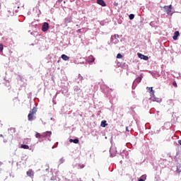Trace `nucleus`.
<instances>
[{
	"label": "nucleus",
	"mask_w": 181,
	"mask_h": 181,
	"mask_svg": "<svg viewBox=\"0 0 181 181\" xmlns=\"http://www.w3.org/2000/svg\"><path fill=\"white\" fill-rule=\"evenodd\" d=\"M19 4H11L10 6V9L8 11V13L9 14L10 16H13V15H15V12L16 13H18V10L19 9Z\"/></svg>",
	"instance_id": "obj_1"
},
{
	"label": "nucleus",
	"mask_w": 181,
	"mask_h": 181,
	"mask_svg": "<svg viewBox=\"0 0 181 181\" xmlns=\"http://www.w3.org/2000/svg\"><path fill=\"white\" fill-rule=\"evenodd\" d=\"M142 78H144L143 74H141L139 77H137L133 82L132 88H135L136 87V84H139V83H141L142 81Z\"/></svg>",
	"instance_id": "obj_2"
},
{
	"label": "nucleus",
	"mask_w": 181,
	"mask_h": 181,
	"mask_svg": "<svg viewBox=\"0 0 181 181\" xmlns=\"http://www.w3.org/2000/svg\"><path fill=\"white\" fill-rule=\"evenodd\" d=\"M163 8L165 9V12L167 13V15H173V13H172V4L169 6H164Z\"/></svg>",
	"instance_id": "obj_3"
},
{
	"label": "nucleus",
	"mask_w": 181,
	"mask_h": 181,
	"mask_svg": "<svg viewBox=\"0 0 181 181\" xmlns=\"http://www.w3.org/2000/svg\"><path fill=\"white\" fill-rule=\"evenodd\" d=\"M51 136H52L51 131H47L42 133V138H47V141H52V139H50Z\"/></svg>",
	"instance_id": "obj_4"
},
{
	"label": "nucleus",
	"mask_w": 181,
	"mask_h": 181,
	"mask_svg": "<svg viewBox=\"0 0 181 181\" xmlns=\"http://www.w3.org/2000/svg\"><path fill=\"white\" fill-rule=\"evenodd\" d=\"M151 100L155 101L156 103H162V98H156V96H155V93H153V95H151Z\"/></svg>",
	"instance_id": "obj_5"
},
{
	"label": "nucleus",
	"mask_w": 181,
	"mask_h": 181,
	"mask_svg": "<svg viewBox=\"0 0 181 181\" xmlns=\"http://www.w3.org/2000/svg\"><path fill=\"white\" fill-rule=\"evenodd\" d=\"M49 23L45 22L42 24V30L43 32H47V30H49Z\"/></svg>",
	"instance_id": "obj_6"
},
{
	"label": "nucleus",
	"mask_w": 181,
	"mask_h": 181,
	"mask_svg": "<svg viewBox=\"0 0 181 181\" xmlns=\"http://www.w3.org/2000/svg\"><path fill=\"white\" fill-rule=\"evenodd\" d=\"M137 56L139 59H141V60H146L148 61L149 60V57L146 55H144L139 52L137 53Z\"/></svg>",
	"instance_id": "obj_7"
},
{
	"label": "nucleus",
	"mask_w": 181,
	"mask_h": 181,
	"mask_svg": "<svg viewBox=\"0 0 181 181\" xmlns=\"http://www.w3.org/2000/svg\"><path fill=\"white\" fill-rule=\"evenodd\" d=\"M149 73L151 74V76L154 78H158V77L160 76V74H159V72L157 71H150Z\"/></svg>",
	"instance_id": "obj_8"
},
{
	"label": "nucleus",
	"mask_w": 181,
	"mask_h": 181,
	"mask_svg": "<svg viewBox=\"0 0 181 181\" xmlns=\"http://www.w3.org/2000/svg\"><path fill=\"white\" fill-rule=\"evenodd\" d=\"M110 153L111 158H114V156H115V155L117 153V150L115 148L111 147L110 149Z\"/></svg>",
	"instance_id": "obj_9"
},
{
	"label": "nucleus",
	"mask_w": 181,
	"mask_h": 181,
	"mask_svg": "<svg viewBox=\"0 0 181 181\" xmlns=\"http://www.w3.org/2000/svg\"><path fill=\"white\" fill-rule=\"evenodd\" d=\"M96 2L98 5H100V6H107V4L105 1H104V0H97Z\"/></svg>",
	"instance_id": "obj_10"
},
{
	"label": "nucleus",
	"mask_w": 181,
	"mask_h": 181,
	"mask_svg": "<svg viewBox=\"0 0 181 181\" xmlns=\"http://www.w3.org/2000/svg\"><path fill=\"white\" fill-rule=\"evenodd\" d=\"M179 36H180V33H179V31H175L173 36V40H177V37H179Z\"/></svg>",
	"instance_id": "obj_11"
},
{
	"label": "nucleus",
	"mask_w": 181,
	"mask_h": 181,
	"mask_svg": "<svg viewBox=\"0 0 181 181\" xmlns=\"http://www.w3.org/2000/svg\"><path fill=\"white\" fill-rule=\"evenodd\" d=\"M110 41L112 42V43H114V45H117L119 42V40H118L117 38H114V37H111Z\"/></svg>",
	"instance_id": "obj_12"
},
{
	"label": "nucleus",
	"mask_w": 181,
	"mask_h": 181,
	"mask_svg": "<svg viewBox=\"0 0 181 181\" xmlns=\"http://www.w3.org/2000/svg\"><path fill=\"white\" fill-rule=\"evenodd\" d=\"M65 23H70L73 21V18L71 16L66 17L65 19Z\"/></svg>",
	"instance_id": "obj_13"
},
{
	"label": "nucleus",
	"mask_w": 181,
	"mask_h": 181,
	"mask_svg": "<svg viewBox=\"0 0 181 181\" xmlns=\"http://www.w3.org/2000/svg\"><path fill=\"white\" fill-rule=\"evenodd\" d=\"M175 173H176L177 175H180V173H181V165H177V169L175 171Z\"/></svg>",
	"instance_id": "obj_14"
},
{
	"label": "nucleus",
	"mask_w": 181,
	"mask_h": 181,
	"mask_svg": "<svg viewBox=\"0 0 181 181\" xmlns=\"http://www.w3.org/2000/svg\"><path fill=\"white\" fill-rule=\"evenodd\" d=\"M88 62H89V63H93V62H95V58H94L93 57V55H90V56H89L88 57Z\"/></svg>",
	"instance_id": "obj_15"
},
{
	"label": "nucleus",
	"mask_w": 181,
	"mask_h": 181,
	"mask_svg": "<svg viewBox=\"0 0 181 181\" xmlns=\"http://www.w3.org/2000/svg\"><path fill=\"white\" fill-rule=\"evenodd\" d=\"M27 175L29 176V177H33V170H32V169H30L28 171H27Z\"/></svg>",
	"instance_id": "obj_16"
},
{
	"label": "nucleus",
	"mask_w": 181,
	"mask_h": 181,
	"mask_svg": "<svg viewBox=\"0 0 181 181\" xmlns=\"http://www.w3.org/2000/svg\"><path fill=\"white\" fill-rule=\"evenodd\" d=\"M150 26H151V28H156L158 26V21H151Z\"/></svg>",
	"instance_id": "obj_17"
},
{
	"label": "nucleus",
	"mask_w": 181,
	"mask_h": 181,
	"mask_svg": "<svg viewBox=\"0 0 181 181\" xmlns=\"http://www.w3.org/2000/svg\"><path fill=\"white\" fill-rule=\"evenodd\" d=\"M61 57H62V60H64L65 62H67V60H69V59H70V57H69V56H67V55H66V54H62V56H61Z\"/></svg>",
	"instance_id": "obj_18"
},
{
	"label": "nucleus",
	"mask_w": 181,
	"mask_h": 181,
	"mask_svg": "<svg viewBox=\"0 0 181 181\" xmlns=\"http://www.w3.org/2000/svg\"><path fill=\"white\" fill-rule=\"evenodd\" d=\"M107 125H108V124H107L106 120H103L101 122L100 127H102L103 128H105V127H107Z\"/></svg>",
	"instance_id": "obj_19"
},
{
	"label": "nucleus",
	"mask_w": 181,
	"mask_h": 181,
	"mask_svg": "<svg viewBox=\"0 0 181 181\" xmlns=\"http://www.w3.org/2000/svg\"><path fill=\"white\" fill-rule=\"evenodd\" d=\"M69 142H73L74 144H78V142H80V140H78V139H70Z\"/></svg>",
	"instance_id": "obj_20"
},
{
	"label": "nucleus",
	"mask_w": 181,
	"mask_h": 181,
	"mask_svg": "<svg viewBox=\"0 0 181 181\" xmlns=\"http://www.w3.org/2000/svg\"><path fill=\"white\" fill-rule=\"evenodd\" d=\"M146 175L144 174V175H141V176L139 177V179L138 181H146Z\"/></svg>",
	"instance_id": "obj_21"
},
{
	"label": "nucleus",
	"mask_w": 181,
	"mask_h": 181,
	"mask_svg": "<svg viewBox=\"0 0 181 181\" xmlns=\"http://www.w3.org/2000/svg\"><path fill=\"white\" fill-rule=\"evenodd\" d=\"M74 90L75 91V93H81V89H80L78 86H74Z\"/></svg>",
	"instance_id": "obj_22"
},
{
	"label": "nucleus",
	"mask_w": 181,
	"mask_h": 181,
	"mask_svg": "<svg viewBox=\"0 0 181 181\" xmlns=\"http://www.w3.org/2000/svg\"><path fill=\"white\" fill-rule=\"evenodd\" d=\"M33 113H29L28 115V121H33Z\"/></svg>",
	"instance_id": "obj_23"
},
{
	"label": "nucleus",
	"mask_w": 181,
	"mask_h": 181,
	"mask_svg": "<svg viewBox=\"0 0 181 181\" xmlns=\"http://www.w3.org/2000/svg\"><path fill=\"white\" fill-rule=\"evenodd\" d=\"M124 154L125 155V157L127 158L128 156L129 155V153L128 151H124L123 153H121V156L122 158H124Z\"/></svg>",
	"instance_id": "obj_24"
},
{
	"label": "nucleus",
	"mask_w": 181,
	"mask_h": 181,
	"mask_svg": "<svg viewBox=\"0 0 181 181\" xmlns=\"http://www.w3.org/2000/svg\"><path fill=\"white\" fill-rule=\"evenodd\" d=\"M35 138H39L40 139H41V138H43L42 133L40 134V133L36 132V134H35Z\"/></svg>",
	"instance_id": "obj_25"
},
{
	"label": "nucleus",
	"mask_w": 181,
	"mask_h": 181,
	"mask_svg": "<svg viewBox=\"0 0 181 181\" xmlns=\"http://www.w3.org/2000/svg\"><path fill=\"white\" fill-rule=\"evenodd\" d=\"M148 90H149L150 94H151V95H153V94H155V90H153V87H149Z\"/></svg>",
	"instance_id": "obj_26"
},
{
	"label": "nucleus",
	"mask_w": 181,
	"mask_h": 181,
	"mask_svg": "<svg viewBox=\"0 0 181 181\" xmlns=\"http://www.w3.org/2000/svg\"><path fill=\"white\" fill-rule=\"evenodd\" d=\"M21 148H22L23 149H29V146H28L27 144H21Z\"/></svg>",
	"instance_id": "obj_27"
},
{
	"label": "nucleus",
	"mask_w": 181,
	"mask_h": 181,
	"mask_svg": "<svg viewBox=\"0 0 181 181\" xmlns=\"http://www.w3.org/2000/svg\"><path fill=\"white\" fill-rule=\"evenodd\" d=\"M78 169H83V168H86V165L84 164H77Z\"/></svg>",
	"instance_id": "obj_28"
},
{
	"label": "nucleus",
	"mask_w": 181,
	"mask_h": 181,
	"mask_svg": "<svg viewBox=\"0 0 181 181\" xmlns=\"http://www.w3.org/2000/svg\"><path fill=\"white\" fill-rule=\"evenodd\" d=\"M37 111V110L36 109V107H33V110L30 111V112L31 114L35 115V114H36Z\"/></svg>",
	"instance_id": "obj_29"
},
{
	"label": "nucleus",
	"mask_w": 181,
	"mask_h": 181,
	"mask_svg": "<svg viewBox=\"0 0 181 181\" xmlns=\"http://www.w3.org/2000/svg\"><path fill=\"white\" fill-rule=\"evenodd\" d=\"M134 18H135V15L134 14H130L129 16V19H130V21H132L134 19Z\"/></svg>",
	"instance_id": "obj_30"
},
{
	"label": "nucleus",
	"mask_w": 181,
	"mask_h": 181,
	"mask_svg": "<svg viewBox=\"0 0 181 181\" xmlns=\"http://www.w3.org/2000/svg\"><path fill=\"white\" fill-rule=\"evenodd\" d=\"M8 131H11V134H15V132H16L15 128H12V127L8 129Z\"/></svg>",
	"instance_id": "obj_31"
},
{
	"label": "nucleus",
	"mask_w": 181,
	"mask_h": 181,
	"mask_svg": "<svg viewBox=\"0 0 181 181\" xmlns=\"http://www.w3.org/2000/svg\"><path fill=\"white\" fill-rule=\"evenodd\" d=\"M4 52V45L0 44V53H2Z\"/></svg>",
	"instance_id": "obj_32"
},
{
	"label": "nucleus",
	"mask_w": 181,
	"mask_h": 181,
	"mask_svg": "<svg viewBox=\"0 0 181 181\" xmlns=\"http://www.w3.org/2000/svg\"><path fill=\"white\" fill-rule=\"evenodd\" d=\"M112 37L115 39H118V37H119V35L118 34H115L114 35L112 36Z\"/></svg>",
	"instance_id": "obj_33"
},
{
	"label": "nucleus",
	"mask_w": 181,
	"mask_h": 181,
	"mask_svg": "<svg viewBox=\"0 0 181 181\" xmlns=\"http://www.w3.org/2000/svg\"><path fill=\"white\" fill-rule=\"evenodd\" d=\"M117 59H122V54H117Z\"/></svg>",
	"instance_id": "obj_34"
},
{
	"label": "nucleus",
	"mask_w": 181,
	"mask_h": 181,
	"mask_svg": "<svg viewBox=\"0 0 181 181\" xmlns=\"http://www.w3.org/2000/svg\"><path fill=\"white\" fill-rule=\"evenodd\" d=\"M78 78L80 80V81H83V76H81L80 74H78Z\"/></svg>",
	"instance_id": "obj_35"
},
{
	"label": "nucleus",
	"mask_w": 181,
	"mask_h": 181,
	"mask_svg": "<svg viewBox=\"0 0 181 181\" xmlns=\"http://www.w3.org/2000/svg\"><path fill=\"white\" fill-rule=\"evenodd\" d=\"M45 168H46V169H45L46 172H48L49 171V164H46Z\"/></svg>",
	"instance_id": "obj_36"
},
{
	"label": "nucleus",
	"mask_w": 181,
	"mask_h": 181,
	"mask_svg": "<svg viewBox=\"0 0 181 181\" xmlns=\"http://www.w3.org/2000/svg\"><path fill=\"white\" fill-rule=\"evenodd\" d=\"M59 163H64V158H60Z\"/></svg>",
	"instance_id": "obj_37"
},
{
	"label": "nucleus",
	"mask_w": 181,
	"mask_h": 181,
	"mask_svg": "<svg viewBox=\"0 0 181 181\" xmlns=\"http://www.w3.org/2000/svg\"><path fill=\"white\" fill-rule=\"evenodd\" d=\"M61 91H62V94H67L68 90H62Z\"/></svg>",
	"instance_id": "obj_38"
},
{
	"label": "nucleus",
	"mask_w": 181,
	"mask_h": 181,
	"mask_svg": "<svg viewBox=\"0 0 181 181\" xmlns=\"http://www.w3.org/2000/svg\"><path fill=\"white\" fill-rule=\"evenodd\" d=\"M57 145H59V142H57L56 145L52 146V149H54V148H57Z\"/></svg>",
	"instance_id": "obj_39"
},
{
	"label": "nucleus",
	"mask_w": 181,
	"mask_h": 181,
	"mask_svg": "<svg viewBox=\"0 0 181 181\" xmlns=\"http://www.w3.org/2000/svg\"><path fill=\"white\" fill-rule=\"evenodd\" d=\"M6 87H10L11 83H9V82L8 81L6 83Z\"/></svg>",
	"instance_id": "obj_40"
},
{
	"label": "nucleus",
	"mask_w": 181,
	"mask_h": 181,
	"mask_svg": "<svg viewBox=\"0 0 181 181\" xmlns=\"http://www.w3.org/2000/svg\"><path fill=\"white\" fill-rule=\"evenodd\" d=\"M173 86H174V87H177V83H176V82H173Z\"/></svg>",
	"instance_id": "obj_41"
},
{
	"label": "nucleus",
	"mask_w": 181,
	"mask_h": 181,
	"mask_svg": "<svg viewBox=\"0 0 181 181\" xmlns=\"http://www.w3.org/2000/svg\"><path fill=\"white\" fill-rule=\"evenodd\" d=\"M41 122L43 124V125H46V122H43V120L41 119Z\"/></svg>",
	"instance_id": "obj_42"
},
{
	"label": "nucleus",
	"mask_w": 181,
	"mask_h": 181,
	"mask_svg": "<svg viewBox=\"0 0 181 181\" xmlns=\"http://www.w3.org/2000/svg\"><path fill=\"white\" fill-rule=\"evenodd\" d=\"M57 2H59V4H62V2H63V0H57Z\"/></svg>",
	"instance_id": "obj_43"
},
{
	"label": "nucleus",
	"mask_w": 181,
	"mask_h": 181,
	"mask_svg": "<svg viewBox=\"0 0 181 181\" xmlns=\"http://www.w3.org/2000/svg\"><path fill=\"white\" fill-rule=\"evenodd\" d=\"M114 6H118V3L115 2V3H114Z\"/></svg>",
	"instance_id": "obj_44"
},
{
	"label": "nucleus",
	"mask_w": 181,
	"mask_h": 181,
	"mask_svg": "<svg viewBox=\"0 0 181 181\" xmlns=\"http://www.w3.org/2000/svg\"><path fill=\"white\" fill-rule=\"evenodd\" d=\"M126 131H127V132H129V129H128V127H126Z\"/></svg>",
	"instance_id": "obj_45"
},
{
	"label": "nucleus",
	"mask_w": 181,
	"mask_h": 181,
	"mask_svg": "<svg viewBox=\"0 0 181 181\" xmlns=\"http://www.w3.org/2000/svg\"><path fill=\"white\" fill-rule=\"evenodd\" d=\"M178 144L181 146V140H178Z\"/></svg>",
	"instance_id": "obj_46"
},
{
	"label": "nucleus",
	"mask_w": 181,
	"mask_h": 181,
	"mask_svg": "<svg viewBox=\"0 0 181 181\" xmlns=\"http://www.w3.org/2000/svg\"><path fill=\"white\" fill-rule=\"evenodd\" d=\"M56 179L54 178V177H51V180H55Z\"/></svg>",
	"instance_id": "obj_47"
},
{
	"label": "nucleus",
	"mask_w": 181,
	"mask_h": 181,
	"mask_svg": "<svg viewBox=\"0 0 181 181\" xmlns=\"http://www.w3.org/2000/svg\"><path fill=\"white\" fill-rule=\"evenodd\" d=\"M51 121H54V119H53V117L50 118Z\"/></svg>",
	"instance_id": "obj_48"
},
{
	"label": "nucleus",
	"mask_w": 181,
	"mask_h": 181,
	"mask_svg": "<svg viewBox=\"0 0 181 181\" xmlns=\"http://www.w3.org/2000/svg\"><path fill=\"white\" fill-rule=\"evenodd\" d=\"M1 138H4V135L0 134Z\"/></svg>",
	"instance_id": "obj_49"
},
{
	"label": "nucleus",
	"mask_w": 181,
	"mask_h": 181,
	"mask_svg": "<svg viewBox=\"0 0 181 181\" xmlns=\"http://www.w3.org/2000/svg\"><path fill=\"white\" fill-rule=\"evenodd\" d=\"M78 32H81V29H78Z\"/></svg>",
	"instance_id": "obj_50"
},
{
	"label": "nucleus",
	"mask_w": 181,
	"mask_h": 181,
	"mask_svg": "<svg viewBox=\"0 0 181 181\" xmlns=\"http://www.w3.org/2000/svg\"><path fill=\"white\" fill-rule=\"evenodd\" d=\"M134 108H135V107H131V110H134Z\"/></svg>",
	"instance_id": "obj_51"
},
{
	"label": "nucleus",
	"mask_w": 181,
	"mask_h": 181,
	"mask_svg": "<svg viewBox=\"0 0 181 181\" xmlns=\"http://www.w3.org/2000/svg\"><path fill=\"white\" fill-rule=\"evenodd\" d=\"M78 181H82V180H81V178H79V180H78Z\"/></svg>",
	"instance_id": "obj_52"
},
{
	"label": "nucleus",
	"mask_w": 181,
	"mask_h": 181,
	"mask_svg": "<svg viewBox=\"0 0 181 181\" xmlns=\"http://www.w3.org/2000/svg\"><path fill=\"white\" fill-rule=\"evenodd\" d=\"M57 63H60V59L57 61Z\"/></svg>",
	"instance_id": "obj_53"
},
{
	"label": "nucleus",
	"mask_w": 181,
	"mask_h": 181,
	"mask_svg": "<svg viewBox=\"0 0 181 181\" xmlns=\"http://www.w3.org/2000/svg\"><path fill=\"white\" fill-rule=\"evenodd\" d=\"M1 165H2V162L0 161V166H1Z\"/></svg>",
	"instance_id": "obj_54"
},
{
	"label": "nucleus",
	"mask_w": 181,
	"mask_h": 181,
	"mask_svg": "<svg viewBox=\"0 0 181 181\" xmlns=\"http://www.w3.org/2000/svg\"><path fill=\"white\" fill-rule=\"evenodd\" d=\"M129 145H130L131 146H132V144H129Z\"/></svg>",
	"instance_id": "obj_55"
},
{
	"label": "nucleus",
	"mask_w": 181,
	"mask_h": 181,
	"mask_svg": "<svg viewBox=\"0 0 181 181\" xmlns=\"http://www.w3.org/2000/svg\"><path fill=\"white\" fill-rule=\"evenodd\" d=\"M120 163H122V160L120 161Z\"/></svg>",
	"instance_id": "obj_56"
},
{
	"label": "nucleus",
	"mask_w": 181,
	"mask_h": 181,
	"mask_svg": "<svg viewBox=\"0 0 181 181\" xmlns=\"http://www.w3.org/2000/svg\"><path fill=\"white\" fill-rule=\"evenodd\" d=\"M98 176H99V177H100V173H98Z\"/></svg>",
	"instance_id": "obj_57"
}]
</instances>
